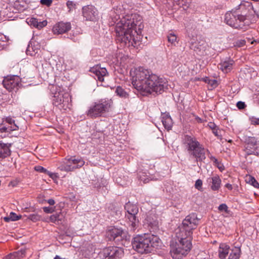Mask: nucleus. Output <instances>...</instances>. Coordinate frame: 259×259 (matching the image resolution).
I'll return each mask as SVG.
<instances>
[{"label":"nucleus","instance_id":"obj_40","mask_svg":"<svg viewBox=\"0 0 259 259\" xmlns=\"http://www.w3.org/2000/svg\"><path fill=\"white\" fill-rule=\"evenodd\" d=\"M249 121L252 125H259V118L254 116L249 118Z\"/></svg>","mask_w":259,"mask_h":259},{"label":"nucleus","instance_id":"obj_15","mask_svg":"<svg viewBox=\"0 0 259 259\" xmlns=\"http://www.w3.org/2000/svg\"><path fill=\"white\" fill-rule=\"evenodd\" d=\"M82 15L87 20L94 21L96 19L98 13L97 9L93 6L88 5L82 8Z\"/></svg>","mask_w":259,"mask_h":259},{"label":"nucleus","instance_id":"obj_35","mask_svg":"<svg viewBox=\"0 0 259 259\" xmlns=\"http://www.w3.org/2000/svg\"><path fill=\"white\" fill-rule=\"evenodd\" d=\"M66 6L68 9V13H71L72 11L76 9V4L73 1H68L66 2Z\"/></svg>","mask_w":259,"mask_h":259},{"label":"nucleus","instance_id":"obj_33","mask_svg":"<svg viewBox=\"0 0 259 259\" xmlns=\"http://www.w3.org/2000/svg\"><path fill=\"white\" fill-rule=\"evenodd\" d=\"M61 213L53 214L50 217V221L57 224H59L62 221Z\"/></svg>","mask_w":259,"mask_h":259},{"label":"nucleus","instance_id":"obj_25","mask_svg":"<svg viewBox=\"0 0 259 259\" xmlns=\"http://www.w3.org/2000/svg\"><path fill=\"white\" fill-rule=\"evenodd\" d=\"M211 180L212 185L211 186V189L213 191L218 190L221 187V180L219 176L216 175L210 178Z\"/></svg>","mask_w":259,"mask_h":259},{"label":"nucleus","instance_id":"obj_22","mask_svg":"<svg viewBox=\"0 0 259 259\" xmlns=\"http://www.w3.org/2000/svg\"><path fill=\"white\" fill-rule=\"evenodd\" d=\"M27 22L29 25L38 29H41L47 25V21L46 20L38 22L36 18L33 17L27 18Z\"/></svg>","mask_w":259,"mask_h":259},{"label":"nucleus","instance_id":"obj_27","mask_svg":"<svg viewBox=\"0 0 259 259\" xmlns=\"http://www.w3.org/2000/svg\"><path fill=\"white\" fill-rule=\"evenodd\" d=\"M230 251L228 259H239L240 258L241 253L240 247H234L230 249Z\"/></svg>","mask_w":259,"mask_h":259},{"label":"nucleus","instance_id":"obj_48","mask_svg":"<svg viewBox=\"0 0 259 259\" xmlns=\"http://www.w3.org/2000/svg\"><path fill=\"white\" fill-rule=\"evenodd\" d=\"M252 10H253L254 13L258 17H259V5H257V6L255 8H254L252 7Z\"/></svg>","mask_w":259,"mask_h":259},{"label":"nucleus","instance_id":"obj_54","mask_svg":"<svg viewBox=\"0 0 259 259\" xmlns=\"http://www.w3.org/2000/svg\"><path fill=\"white\" fill-rule=\"evenodd\" d=\"M196 119L197 120V121L198 122H200V123H201V122H202V120L200 118H199V117H196Z\"/></svg>","mask_w":259,"mask_h":259},{"label":"nucleus","instance_id":"obj_10","mask_svg":"<svg viewBox=\"0 0 259 259\" xmlns=\"http://www.w3.org/2000/svg\"><path fill=\"white\" fill-rule=\"evenodd\" d=\"M123 250L116 246H109L101 250L97 259H121L123 256Z\"/></svg>","mask_w":259,"mask_h":259},{"label":"nucleus","instance_id":"obj_6","mask_svg":"<svg viewBox=\"0 0 259 259\" xmlns=\"http://www.w3.org/2000/svg\"><path fill=\"white\" fill-rule=\"evenodd\" d=\"M176 237L178 241L171 246L170 253L174 259H181L186 256L191 250L192 239L185 237Z\"/></svg>","mask_w":259,"mask_h":259},{"label":"nucleus","instance_id":"obj_53","mask_svg":"<svg viewBox=\"0 0 259 259\" xmlns=\"http://www.w3.org/2000/svg\"><path fill=\"white\" fill-rule=\"evenodd\" d=\"M201 80L204 81L206 83H207L208 84L209 83V82H209L210 79L207 77H206L205 78H202L201 79Z\"/></svg>","mask_w":259,"mask_h":259},{"label":"nucleus","instance_id":"obj_13","mask_svg":"<svg viewBox=\"0 0 259 259\" xmlns=\"http://www.w3.org/2000/svg\"><path fill=\"white\" fill-rule=\"evenodd\" d=\"M4 87L9 91L18 89L21 84V79L18 76H10L5 77L3 81Z\"/></svg>","mask_w":259,"mask_h":259},{"label":"nucleus","instance_id":"obj_2","mask_svg":"<svg viewBox=\"0 0 259 259\" xmlns=\"http://www.w3.org/2000/svg\"><path fill=\"white\" fill-rule=\"evenodd\" d=\"M139 16L136 14L126 15L116 25V40L127 46L138 48L141 45V36L136 30V26L140 27L141 22L138 21Z\"/></svg>","mask_w":259,"mask_h":259},{"label":"nucleus","instance_id":"obj_17","mask_svg":"<svg viewBox=\"0 0 259 259\" xmlns=\"http://www.w3.org/2000/svg\"><path fill=\"white\" fill-rule=\"evenodd\" d=\"M68 94L67 93H63V92L56 93L54 96L53 100V104L56 106H61L64 105V103L68 102Z\"/></svg>","mask_w":259,"mask_h":259},{"label":"nucleus","instance_id":"obj_12","mask_svg":"<svg viewBox=\"0 0 259 259\" xmlns=\"http://www.w3.org/2000/svg\"><path fill=\"white\" fill-rule=\"evenodd\" d=\"M244 151L247 155H259V141L254 137H247L245 139Z\"/></svg>","mask_w":259,"mask_h":259},{"label":"nucleus","instance_id":"obj_38","mask_svg":"<svg viewBox=\"0 0 259 259\" xmlns=\"http://www.w3.org/2000/svg\"><path fill=\"white\" fill-rule=\"evenodd\" d=\"M218 209L220 211L225 212L226 213H229V210H228V207L226 204L223 203L220 205Z\"/></svg>","mask_w":259,"mask_h":259},{"label":"nucleus","instance_id":"obj_55","mask_svg":"<svg viewBox=\"0 0 259 259\" xmlns=\"http://www.w3.org/2000/svg\"><path fill=\"white\" fill-rule=\"evenodd\" d=\"M228 142H230V143L232 142V140H229Z\"/></svg>","mask_w":259,"mask_h":259},{"label":"nucleus","instance_id":"obj_51","mask_svg":"<svg viewBox=\"0 0 259 259\" xmlns=\"http://www.w3.org/2000/svg\"><path fill=\"white\" fill-rule=\"evenodd\" d=\"M225 187L227 188L229 190H232L233 189L232 185L229 183H227L225 185Z\"/></svg>","mask_w":259,"mask_h":259},{"label":"nucleus","instance_id":"obj_18","mask_svg":"<svg viewBox=\"0 0 259 259\" xmlns=\"http://www.w3.org/2000/svg\"><path fill=\"white\" fill-rule=\"evenodd\" d=\"M19 127L16 124H14L13 126H7L5 125V123H0V137L2 138H5L8 136L11 132L17 131Z\"/></svg>","mask_w":259,"mask_h":259},{"label":"nucleus","instance_id":"obj_52","mask_svg":"<svg viewBox=\"0 0 259 259\" xmlns=\"http://www.w3.org/2000/svg\"><path fill=\"white\" fill-rule=\"evenodd\" d=\"M210 158L214 163H215V164H218V163H219L218 160L215 157L211 156L210 157Z\"/></svg>","mask_w":259,"mask_h":259},{"label":"nucleus","instance_id":"obj_5","mask_svg":"<svg viewBox=\"0 0 259 259\" xmlns=\"http://www.w3.org/2000/svg\"><path fill=\"white\" fill-rule=\"evenodd\" d=\"M198 221L199 220L196 213H192L187 215L176 230V236L192 239L193 231L197 228Z\"/></svg>","mask_w":259,"mask_h":259},{"label":"nucleus","instance_id":"obj_41","mask_svg":"<svg viewBox=\"0 0 259 259\" xmlns=\"http://www.w3.org/2000/svg\"><path fill=\"white\" fill-rule=\"evenodd\" d=\"M212 132L215 136L217 137L219 139H221V130L218 126L216 127L215 130H213Z\"/></svg>","mask_w":259,"mask_h":259},{"label":"nucleus","instance_id":"obj_11","mask_svg":"<svg viewBox=\"0 0 259 259\" xmlns=\"http://www.w3.org/2000/svg\"><path fill=\"white\" fill-rule=\"evenodd\" d=\"M124 208L127 212V214H126V218L128 220L131 230L134 231L139 223L136 217L139 212L138 207L135 204L128 202L125 204Z\"/></svg>","mask_w":259,"mask_h":259},{"label":"nucleus","instance_id":"obj_20","mask_svg":"<svg viewBox=\"0 0 259 259\" xmlns=\"http://www.w3.org/2000/svg\"><path fill=\"white\" fill-rule=\"evenodd\" d=\"M235 62L233 60L229 59L220 63L219 68L224 73H228L233 69Z\"/></svg>","mask_w":259,"mask_h":259},{"label":"nucleus","instance_id":"obj_37","mask_svg":"<svg viewBox=\"0 0 259 259\" xmlns=\"http://www.w3.org/2000/svg\"><path fill=\"white\" fill-rule=\"evenodd\" d=\"M4 122H6L10 125L12 126H13L14 124H16L15 123L14 120H13L11 117H6L5 118H3L2 119V123H4Z\"/></svg>","mask_w":259,"mask_h":259},{"label":"nucleus","instance_id":"obj_16","mask_svg":"<svg viewBox=\"0 0 259 259\" xmlns=\"http://www.w3.org/2000/svg\"><path fill=\"white\" fill-rule=\"evenodd\" d=\"M71 28L70 22H59L56 23L53 27L52 31L54 34H62L67 32Z\"/></svg>","mask_w":259,"mask_h":259},{"label":"nucleus","instance_id":"obj_36","mask_svg":"<svg viewBox=\"0 0 259 259\" xmlns=\"http://www.w3.org/2000/svg\"><path fill=\"white\" fill-rule=\"evenodd\" d=\"M139 179L141 180V181H142L145 184L148 183L150 181L153 180L150 177L145 175L144 173H142L141 175H139Z\"/></svg>","mask_w":259,"mask_h":259},{"label":"nucleus","instance_id":"obj_29","mask_svg":"<svg viewBox=\"0 0 259 259\" xmlns=\"http://www.w3.org/2000/svg\"><path fill=\"white\" fill-rule=\"evenodd\" d=\"M168 42L170 43L174 46H176L178 43V39L177 36L174 33L171 32L169 33L167 36Z\"/></svg>","mask_w":259,"mask_h":259},{"label":"nucleus","instance_id":"obj_3","mask_svg":"<svg viewBox=\"0 0 259 259\" xmlns=\"http://www.w3.org/2000/svg\"><path fill=\"white\" fill-rule=\"evenodd\" d=\"M160 244V239L153 235L137 236L132 242L133 248L140 253L151 252L153 249L158 248Z\"/></svg>","mask_w":259,"mask_h":259},{"label":"nucleus","instance_id":"obj_26","mask_svg":"<svg viewBox=\"0 0 259 259\" xmlns=\"http://www.w3.org/2000/svg\"><path fill=\"white\" fill-rule=\"evenodd\" d=\"M25 250L21 249L18 251L10 253L6 256L5 259H20L25 255Z\"/></svg>","mask_w":259,"mask_h":259},{"label":"nucleus","instance_id":"obj_19","mask_svg":"<svg viewBox=\"0 0 259 259\" xmlns=\"http://www.w3.org/2000/svg\"><path fill=\"white\" fill-rule=\"evenodd\" d=\"M11 146V143H5L2 141H0V160L10 156Z\"/></svg>","mask_w":259,"mask_h":259},{"label":"nucleus","instance_id":"obj_24","mask_svg":"<svg viewBox=\"0 0 259 259\" xmlns=\"http://www.w3.org/2000/svg\"><path fill=\"white\" fill-rule=\"evenodd\" d=\"M161 121L165 129H166L167 131L171 129L172 126V120L169 115H163L162 116Z\"/></svg>","mask_w":259,"mask_h":259},{"label":"nucleus","instance_id":"obj_50","mask_svg":"<svg viewBox=\"0 0 259 259\" xmlns=\"http://www.w3.org/2000/svg\"><path fill=\"white\" fill-rule=\"evenodd\" d=\"M47 202L50 205H53L55 204V200L53 199H50L47 200Z\"/></svg>","mask_w":259,"mask_h":259},{"label":"nucleus","instance_id":"obj_30","mask_svg":"<svg viewBox=\"0 0 259 259\" xmlns=\"http://www.w3.org/2000/svg\"><path fill=\"white\" fill-rule=\"evenodd\" d=\"M115 93L117 95L122 98L126 99L129 97L128 94L120 87L116 88Z\"/></svg>","mask_w":259,"mask_h":259},{"label":"nucleus","instance_id":"obj_21","mask_svg":"<svg viewBox=\"0 0 259 259\" xmlns=\"http://www.w3.org/2000/svg\"><path fill=\"white\" fill-rule=\"evenodd\" d=\"M229 245L226 243H222L220 244L218 249V255L220 259H225L228 255L230 251Z\"/></svg>","mask_w":259,"mask_h":259},{"label":"nucleus","instance_id":"obj_46","mask_svg":"<svg viewBox=\"0 0 259 259\" xmlns=\"http://www.w3.org/2000/svg\"><path fill=\"white\" fill-rule=\"evenodd\" d=\"M43 210L46 213H52L54 211V209H52L49 207H44Z\"/></svg>","mask_w":259,"mask_h":259},{"label":"nucleus","instance_id":"obj_32","mask_svg":"<svg viewBox=\"0 0 259 259\" xmlns=\"http://www.w3.org/2000/svg\"><path fill=\"white\" fill-rule=\"evenodd\" d=\"M21 218V215H18L15 213L11 212L9 215L4 218V220L8 222L9 221H16L20 220Z\"/></svg>","mask_w":259,"mask_h":259},{"label":"nucleus","instance_id":"obj_39","mask_svg":"<svg viewBox=\"0 0 259 259\" xmlns=\"http://www.w3.org/2000/svg\"><path fill=\"white\" fill-rule=\"evenodd\" d=\"M28 219L34 222H36L40 220V216L37 214H32L29 215Z\"/></svg>","mask_w":259,"mask_h":259},{"label":"nucleus","instance_id":"obj_1","mask_svg":"<svg viewBox=\"0 0 259 259\" xmlns=\"http://www.w3.org/2000/svg\"><path fill=\"white\" fill-rule=\"evenodd\" d=\"M132 83L142 95L147 96L153 92L161 94L167 89V81L143 67L133 68L130 72Z\"/></svg>","mask_w":259,"mask_h":259},{"label":"nucleus","instance_id":"obj_7","mask_svg":"<svg viewBox=\"0 0 259 259\" xmlns=\"http://www.w3.org/2000/svg\"><path fill=\"white\" fill-rule=\"evenodd\" d=\"M240 6L239 9L232 10L227 12L225 16V21L228 25L236 29L245 28L246 24V15L242 14L240 11L242 8Z\"/></svg>","mask_w":259,"mask_h":259},{"label":"nucleus","instance_id":"obj_43","mask_svg":"<svg viewBox=\"0 0 259 259\" xmlns=\"http://www.w3.org/2000/svg\"><path fill=\"white\" fill-rule=\"evenodd\" d=\"M40 2L41 5L49 7L52 5L53 0H40Z\"/></svg>","mask_w":259,"mask_h":259},{"label":"nucleus","instance_id":"obj_47","mask_svg":"<svg viewBox=\"0 0 259 259\" xmlns=\"http://www.w3.org/2000/svg\"><path fill=\"white\" fill-rule=\"evenodd\" d=\"M208 84H210L212 88H215L217 86V81L215 79H210Z\"/></svg>","mask_w":259,"mask_h":259},{"label":"nucleus","instance_id":"obj_9","mask_svg":"<svg viewBox=\"0 0 259 259\" xmlns=\"http://www.w3.org/2000/svg\"><path fill=\"white\" fill-rule=\"evenodd\" d=\"M85 163L84 160L75 156L66 157L60 162L58 168L66 172L72 171L75 169L83 166Z\"/></svg>","mask_w":259,"mask_h":259},{"label":"nucleus","instance_id":"obj_8","mask_svg":"<svg viewBox=\"0 0 259 259\" xmlns=\"http://www.w3.org/2000/svg\"><path fill=\"white\" fill-rule=\"evenodd\" d=\"M113 102L111 99H101L95 102L86 112L87 115L91 118L100 117L102 114L109 111Z\"/></svg>","mask_w":259,"mask_h":259},{"label":"nucleus","instance_id":"obj_23","mask_svg":"<svg viewBox=\"0 0 259 259\" xmlns=\"http://www.w3.org/2000/svg\"><path fill=\"white\" fill-rule=\"evenodd\" d=\"M123 234V231L120 229L112 228L107 232V236L110 240H115Z\"/></svg>","mask_w":259,"mask_h":259},{"label":"nucleus","instance_id":"obj_4","mask_svg":"<svg viewBox=\"0 0 259 259\" xmlns=\"http://www.w3.org/2000/svg\"><path fill=\"white\" fill-rule=\"evenodd\" d=\"M182 145L197 161L202 162L206 159V152H208V150L195 137L185 135L182 140Z\"/></svg>","mask_w":259,"mask_h":259},{"label":"nucleus","instance_id":"obj_34","mask_svg":"<svg viewBox=\"0 0 259 259\" xmlns=\"http://www.w3.org/2000/svg\"><path fill=\"white\" fill-rule=\"evenodd\" d=\"M246 181L251 185H252L254 187L256 188H259V184L257 182V181L252 176H248L246 177Z\"/></svg>","mask_w":259,"mask_h":259},{"label":"nucleus","instance_id":"obj_42","mask_svg":"<svg viewBox=\"0 0 259 259\" xmlns=\"http://www.w3.org/2000/svg\"><path fill=\"white\" fill-rule=\"evenodd\" d=\"M202 181L200 179L197 180L196 181L195 184V188L197 189L200 190L202 188Z\"/></svg>","mask_w":259,"mask_h":259},{"label":"nucleus","instance_id":"obj_45","mask_svg":"<svg viewBox=\"0 0 259 259\" xmlns=\"http://www.w3.org/2000/svg\"><path fill=\"white\" fill-rule=\"evenodd\" d=\"M207 126L211 130V131L215 130V128L218 127V126L214 122H209L207 124Z\"/></svg>","mask_w":259,"mask_h":259},{"label":"nucleus","instance_id":"obj_31","mask_svg":"<svg viewBox=\"0 0 259 259\" xmlns=\"http://www.w3.org/2000/svg\"><path fill=\"white\" fill-rule=\"evenodd\" d=\"M34 169L37 172L45 174L50 176V178H53L54 174L48 171L46 168L40 165H36L34 167Z\"/></svg>","mask_w":259,"mask_h":259},{"label":"nucleus","instance_id":"obj_14","mask_svg":"<svg viewBox=\"0 0 259 259\" xmlns=\"http://www.w3.org/2000/svg\"><path fill=\"white\" fill-rule=\"evenodd\" d=\"M90 71L95 75V78L101 83L104 81V78L108 76V72L106 68H102L99 65L91 68Z\"/></svg>","mask_w":259,"mask_h":259},{"label":"nucleus","instance_id":"obj_49","mask_svg":"<svg viewBox=\"0 0 259 259\" xmlns=\"http://www.w3.org/2000/svg\"><path fill=\"white\" fill-rule=\"evenodd\" d=\"M194 50L196 52H201L202 50L203 51L205 50L204 49V47H202V48H199L198 47H197L196 46H195L194 47Z\"/></svg>","mask_w":259,"mask_h":259},{"label":"nucleus","instance_id":"obj_44","mask_svg":"<svg viewBox=\"0 0 259 259\" xmlns=\"http://www.w3.org/2000/svg\"><path fill=\"white\" fill-rule=\"evenodd\" d=\"M236 106L239 109H243L246 107L245 103L242 101L238 102Z\"/></svg>","mask_w":259,"mask_h":259},{"label":"nucleus","instance_id":"obj_28","mask_svg":"<svg viewBox=\"0 0 259 259\" xmlns=\"http://www.w3.org/2000/svg\"><path fill=\"white\" fill-rule=\"evenodd\" d=\"M39 50L38 47H35V45H32V43H31V45H29L26 50V53L27 55L30 56H34L37 54Z\"/></svg>","mask_w":259,"mask_h":259}]
</instances>
